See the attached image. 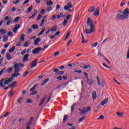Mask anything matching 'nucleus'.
<instances>
[{
  "instance_id": "nucleus-50",
  "label": "nucleus",
  "mask_w": 129,
  "mask_h": 129,
  "mask_svg": "<svg viewBox=\"0 0 129 129\" xmlns=\"http://www.w3.org/2000/svg\"><path fill=\"white\" fill-rule=\"evenodd\" d=\"M29 42L28 41H26L25 42H24V43L23 44V46L24 47H28V46L29 45Z\"/></svg>"
},
{
  "instance_id": "nucleus-38",
  "label": "nucleus",
  "mask_w": 129,
  "mask_h": 129,
  "mask_svg": "<svg viewBox=\"0 0 129 129\" xmlns=\"http://www.w3.org/2000/svg\"><path fill=\"white\" fill-rule=\"evenodd\" d=\"M33 10V5H31L27 10V13H31Z\"/></svg>"
},
{
  "instance_id": "nucleus-5",
  "label": "nucleus",
  "mask_w": 129,
  "mask_h": 129,
  "mask_svg": "<svg viewBox=\"0 0 129 129\" xmlns=\"http://www.w3.org/2000/svg\"><path fill=\"white\" fill-rule=\"evenodd\" d=\"M41 51H42V48L41 47L34 48L32 50V54L34 55H38V54H40V53H41Z\"/></svg>"
},
{
  "instance_id": "nucleus-56",
  "label": "nucleus",
  "mask_w": 129,
  "mask_h": 129,
  "mask_svg": "<svg viewBox=\"0 0 129 129\" xmlns=\"http://www.w3.org/2000/svg\"><path fill=\"white\" fill-rule=\"evenodd\" d=\"M56 79H57V80H62V79H63V78H62V76H58L57 77H56Z\"/></svg>"
},
{
  "instance_id": "nucleus-16",
  "label": "nucleus",
  "mask_w": 129,
  "mask_h": 129,
  "mask_svg": "<svg viewBox=\"0 0 129 129\" xmlns=\"http://www.w3.org/2000/svg\"><path fill=\"white\" fill-rule=\"evenodd\" d=\"M8 87H12V88L17 87V82H16V81L13 82L12 84H10L8 86Z\"/></svg>"
},
{
  "instance_id": "nucleus-43",
  "label": "nucleus",
  "mask_w": 129,
  "mask_h": 129,
  "mask_svg": "<svg viewBox=\"0 0 129 129\" xmlns=\"http://www.w3.org/2000/svg\"><path fill=\"white\" fill-rule=\"evenodd\" d=\"M12 71H13V68L8 69L6 71V73H10Z\"/></svg>"
},
{
  "instance_id": "nucleus-46",
  "label": "nucleus",
  "mask_w": 129,
  "mask_h": 129,
  "mask_svg": "<svg viewBox=\"0 0 129 129\" xmlns=\"http://www.w3.org/2000/svg\"><path fill=\"white\" fill-rule=\"evenodd\" d=\"M45 24V19H43L40 23V27H43V25Z\"/></svg>"
},
{
  "instance_id": "nucleus-21",
  "label": "nucleus",
  "mask_w": 129,
  "mask_h": 129,
  "mask_svg": "<svg viewBox=\"0 0 129 129\" xmlns=\"http://www.w3.org/2000/svg\"><path fill=\"white\" fill-rule=\"evenodd\" d=\"M116 113L118 117H122L123 116V112H117Z\"/></svg>"
},
{
  "instance_id": "nucleus-40",
  "label": "nucleus",
  "mask_w": 129,
  "mask_h": 129,
  "mask_svg": "<svg viewBox=\"0 0 129 129\" xmlns=\"http://www.w3.org/2000/svg\"><path fill=\"white\" fill-rule=\"evenodd\" d=\"M67 119H68V115H64L63 116V122H65V121H66V120H67Z\"/></svg>"
},
{
  "instance_id": "nucleus-28",
  "label": "nucleus",
  "mask_w": 129,
  "mask_h": 129,
  "mask_svg": "<svg viewBox=\"0 0 129 129\" xmlns=\"http://www.w3.org/2000/svg\"><path fill=\"white\" fill-rule=\"evenodd\" d=\"M57 31V26H54L50 30L51 32H56Z\"/></svg>"
},
{
  "instance_id": "nucleus-3",
  "label": "nucleus",
  "mask_w": 129,
  "mask_h": 129,
  "mask_svg": "<svg viewBox=\"0 0 129 129\" xmlns=\"http://www.w3.org/2000/svg\"><path fill=\"white\" fill-rule=\"evenodd\" d=\"M97 83L98 86H101L102 88H104V81H101L98 76H97Z\"/></svg>"
},
{
  "instance_id": "nucleus-36",
  "label": "nucleus",
  "mask_w": 129,
  "mask_h": 129,
  "mask_svg": "<svg viewBox=\"0 0 129 129\" xmlns=\"http://www.w3.org/2000/svg\"><path fill=\"white\" fill-rule=\"evenodd\" d=\"M30 65H31L30 68L32 69V68H34V67H36V66H37V62H34L32 64V62H31Z\"/></svg>"
},
{
  "instance_id": "nucleus-32",
  "label": "nucleus",
  "mask_w": 129,
  "mask_h": 129,
  "mask_svg": "<svg viewBox=\"0 0 129 129\" xmlns=\"http://www.w3.org/2000/svg\"><path fill=\"white\" fill-rule=\"evenodd\" d=\"M126 0H122L120 5V7H123V6L125 5Z\"/></svg>"
},
{
  "instance_id": "nucleus-29",
  "label": "nucleus",
  "mask_w": 129,
  "mask_h": 129,
  "mask_svg": "<svg viewBox=\"0 0 129 129\" xmlns=\"http://www.w3.org/2000/svg\"><path fill=\"white\" fill-rule=\"evenodd\" d=\"M81 35L82 36V44H83V43H85V41H84V40H85V38H84V35H83V33H81Z\"/></svg>"
},
{
  "instance_id": "nucleus-8",
  "label": "nucleus",
  "mask_w": 129,
  "mask_h": 129,
  "mask_svg": "<svg viewBox=\"0 0 129 129\" xmlns=\"http://www.w3.org/2000/svg\"><path fill=\"white\" fill-rule=\"evenodd\" d=\"M87 24V26H88L89 27L90 26L91 28H94V25H93V23H92V20H91V18H89L88 19Z\"/></svg>"
},
{
  "instance_id": "nucleus-59",
  "label": "nucleus",
  "mask_w": 129,
  "mask_h": 129,
  "mask_svg": "<svg viewBox=\"0 0 129 129\" xmlns=\"http://www.w3.org/2000/svg\"><path fill=\"white\" fill-rule=\"evenodd\" d=\"M98 119H104V116L103 115H100L99 117L98 118Z\"/></svg>"
},
{
  "instance_id": "nucleus-37",
  "label": "nucleus",
  "mask_w": 129,
  "mask_h": 129,
  "mask_svg": "<svg viewBox=\"0 0 129 129\" xmlns=\"http://www.w3.org/2000/svg\"><path fill=\"white\" fill-rule=\"evenodd\" d=\"M16 49V47L15 46H13L9 50V53H13L14 51H15V49Z\"/></svg>"
},
{
  "instance_id": "nucleus-22",
  "label": "nucleus",
  "mask_w": 129,
  "mask_h": 129,
  "mask_svg": "<svg viewBox=\"0 0 129 129\" xmlns=\"http://www.w3.org/2000/svg\"><path fill=\"white\" fill-rule=\"evenodd\" d=\"M6 58H7V60H11L13 58V56H11L10 53H7L6 54Z\"/></svg>"
},
{
  "instance_id": "nucleus-58",
  "label": "nucleus",
  "mask_w": 129,
  "mask_h": 129,
  "mask_svg": "<svg viewBox=\"0 0 129 129\" xmlns=\"http://www.w3.org/2000/svg\"><path fill=\"white\" fill-rule=\"evenodd\" d=\"M21 27V25H20V24H16V25H15V29H17V30L18 29H20V28Z\"/></svg>"
},
{
  "instance_id": "nucleus-51",
  "label": "nucleus",
  "mask_w": 129,
  "mask_h": 129,
  "mask_svg": "<svg viewBox=\"0 0 129 129\" xmlns=\"http://www.w3.org/2000/svg\"><path fill=\"white\" fill-rule=\"evenodd\" d=\"M13 95H14V92L13 91L9 92L8 96L11 97V96H13Z\"/></svg>"
},
{
  "instance_id": "nucleus-2",
  "label": "nucleus",
  "mask_w": 129,
  "mask_h": 129,
  "mask_svg": "<svg viewBox=\"0 0 129 129\" xmlns=\"http://www.w3.org/2000/svg\"><path fill=\"white\" fill-rule=\"evenodd\" d=\"M79 110L82 115L85 114V113H87V112H89V111H91V107L88 106L87 107L86 106H85L83 107L82 109L81 108H79Z\"/></svg>"
},
{
  "instance_id": "nucleus-45",
  "label": "nucleus",
  "mask_w": 129,
  "mask_h": 129,
  "mask_svg": "<svg viewBox=\"0 0 129 129\" xmlns=\"http://www.w3.org/2000/svg\"><path fill=\"white\" fill-rule=\"evenodd\" d=\"M60 55V52L59 51H56L54 52L53 56L54 57H57V56H59Z\"/></svg>"
},
{
  "instance_id": "nucleus-23",
  "label": "nucleus",
  "mask_w": 129,
  "mask_h": 129,
  "mask_svg": "<svg viewBox=\"0 0 129 129\" xmlns=\"http://www.w3.org/2000/svg\"><path fill=\"white\" fill-rule=\"evenodd\" d=\"M39 28V26H38V24H35L31 26V29H33L34 30H37Z\"/></svg>"
},
{
  "instance_id": "nucleus-33",
  "label": "nucleus",
  "mask_w": 129,
  "mask_h": 129,
  "mask_svg": "<svg viewBox=\"0 0 129 129\" xmlns=\"http://www.w3.org/2000/svg\"><path fill=\"white\" fill-rule=\"evenodd\" d=\"M37 86H38V84H36L34 85L33 86V87L30 89V91L32 92L33 90H35V89H36V88L37 87Z\"/></svg>"
},
{
  "instance_id": "nucleus-27",
  "label": "nucleus",
  "mask_w": 129,
  "mask_h": 129,
  "mask_svg": "<svg viewBox=\"0 0 129 129\" xmlns=\"http://www.w3.org/2000/svg\"><path fill=\"white\" fill-rule=\"evenodd\" d=\"M37 14H38V12H37V10H36L34 12V13L32 14L31 16L29 17V19H31V18H35Z\"/></svg>"
},
{
  "instance_id": "nucleus-60",
  "label": "nucleus",
  "mask_w": 129,
  "mask_h": 129,
  "mask_svg": "<svg viewBox=\"0 0 129 129\" xmlns=\"http://www.w3.org/2000/svg\"><path fill=\"white\" fill-rule=\"evenodd\" d=\"M42 19V16L41 15H38L37 18L36 19V21H40Z\"/></svg>"
},
{
  "instance_id": "nucleus-15",
  "label": "nucleus",
  "mask_w": 129,
  "mask_h": 129,
  "mask_svg": "<svg viewBox=\"0 0 129 129\" xmlns=\"http://www.w3.org/2000/svg\"><path fill=\"white\" fill-rule=\"evenodd\" d=\"M89 13H93L95 12V6H91L88 10Z\"/></svg>"
},
{
  "instance_id": "nucleus-34",
  "label": "nucleus",
  "mask_w": 129,
  "mask_h": 129,
  "mask_svg": "<svg viewBox=\"0 0 129 129\" xmlns=\"http://www.w3.org/2000/svg\"><path fill=\"white\" fill-rule=\"evenodd\" d=\"M49 80V79H45L43 82L41 84V86H44V85L46 84V83H47V82H48Z\"/></svg>"
},
{
  "instance_id": "nucleus-18",
  "label": "nucleus",
  "mask_w": 129,
  "mask_h": 129,
  "mask_svg": "<svg viewBox=\"0 0 129 129\" xmlns=\"http://www.w3.org/2000/svg\"><path fill=\"white\" fill-rule=\"evenodd\" d=\"M93 15V16H96V17L99 16V7L97 8V11L94 12Z\"/></svg>"
},
{
  "instance_id": "nucleus-13",
  "label": "nucleus",
  "mask_w": 129,
  "mask_h": 129,
  "mask_svg": "<svg viewBox=\"0 0 129 129\" xmlns=\"http://www.w3.org/2000/svg\"><path fill=\"white\" fill-rule=\"evenodd\" d=\"M40 42H41V39L38 37L36 40H34L33 45H34V46H38L39 45V43H40Z\"/></svg>"
},
{
  "instance_id": "nucleus-62",
  "label": "nucleus",
  "mask_w": 129,
  "mask_h": 129,
  "mask_svg": "<svg viewBox=\"0 0 129 129\" xmlns=\"http://www.w3.org/2000/svg\"><path fill=\"white\" fill-rule=\"evenodd\" d=\"M23 100V98L21 97L18 99L17 102L18 103H21L22 102L21 100Z\"/></svg>"
},
{
  "instance_id": "nucleus-42",
  "label": "nucleus",
  "mask_w": 129,
  "mask_h": 129,
  "mask_svg": "<svg viewBox=\"0 0 129 129\" xmlns=\"http://www.w3.org/2000/svg\"><path fill=\"white\" fill-rule=\"evenodd\" d=\"M3 38V42H7V41L9 40V37H8V36H4Z\"/></svg>"
},
{
  "instance_id": "nucleus-53",
  "label": "nucleus",
  "mask_w": 129,
  "mask_h": 129,
  "mask_svg": "<svg viewBox=\"0 0 129 129\" xmlns=\"http://www.w3.org/2000/svg\"><path fill=\"white\" fill-rule=\"evenodd\" d=\"M11 23H12V20L9 19V20H8L7 22L6 23V25H7V26H9V25H10V24Z\"/></svg>"
},
{
  "instance_id": "nucleus-54",
  "label": "nucleus",
  "mask_w": 129,
  "mask_h": 129,
  "mask_svg": "<svg viewBox=\"0 0 129 129\" xmlns=\"http://www.w3.org/2000/svg\"><path fill=\"white\" fill-rule=\"evenodd\" d=\"M57 74V75H62V74H64V71H59Z\"/></svg>"
},
{
  "instance_id": "nucleus-25",
  "label": "nucleus",
  "mask_w": 129,
  "mask_h": 129,
  "mask_svg": "<svg viewBox=\"0 0 129 129\" xmlns=\"http://www.w3.org/2000/svg\"><path fill=\"white\" fill-rule=\"evenodd\" d=\"M46 5L48 7H51V6H53V2L51 0H49L46 2Z\"/></svg>"
},
{
  "instance_id": "nucleus-41",
  "label": "nucleus",
  "mask_w": 129,
  "mask_h": 129,
  "mask_svg": "<svg viewBox=\"0 0 129 129\" xmlns=\"http://www.w3.org/2000/svg\"><path fill=\"white\" fill-rule=\"evenodd\" d=\"M6 68H4L0 71V76H2V75H3V73H4V72L6 71Z\"/></svg>"
},
{
  "instance_id": "nucleus-57",
  "label": "nucleus",
  "mask_w": 129,
  "mask_h": 129,
  "mask_svg": "<svg viewBox=\"0 0 129 129\" xmlns=\"http://www.w3.org/2000/svg\"><path fill=\"white\" fill-rule=\"evenodd\" d=\"M97 45H98V43L97 42H96L95 43H92V47L93 48H94V47H96V46H97Z\"/></svg>"
},
{
  "instance_id": "nucleus-44",
  "label": "nucleus",
  "mask_w": 129,
  "mask_h": 129,
  "mask_svg": "<svg viewBox=\"0 0 129 129\" xmlns=\"http://www.w3.org/2000/svg\"><path fill=\"white\" fill-rule=\"evenodd\" d=\"M26 103H33V101L30 99H27L26 101Z\"/></svg>"
},
{
  "instance_id": "nucleus-63",
  "label": "nucleus",
  "mask_w": 129,
  "mask_h": 129,
  "mask_svg": "<svg viewBox=\"0 0 129 129\" xmlns=\"http://www.w3.org/2000/svg\"><path fill=\"white\" fill-rule=\"evenodd\" d=\"M26 51H27V50L26 49H25L23 50H22L21 51V55H24V54H25Z\"/></svg>"
},
{
  "instance_id": "nucleus-24",
  "label": "nucleus",
  "mask_w": 129,
  "mask_h": 129,
  "mask_svg": "<svg viewBox=\"0 0 129 129\" xmlns=\"http://www.w3.org/2000/svg\"><path fill=\"white\" fill-rule=\"evenodd\" d=\"M45 27H44L41 31L37 34V36L38 37H40V36H42V34H44V32H45Z\"/></svg>"
},
{
  "instance_id": "nucleus-12",
  "label": "nucleus",
  "mask_w": 129,
  "mask_h": 129,
  "mask_svg": "<svg viewBox=\"0 0 129 129\" xmlns=\"http://www.w3.org/2000/svg\"><path fill=\"white\" fill-rule=\"evenodd\" d=\"M29 56H30V54L29 53L24 55V56L22 59L23 62H28V61H29Z\"/></svg>"
},
{
  "instance_id": "nucleus-17",
  "label": "nucleus",
  "mask_w": 129,
  "mask_h": 129,
  "mask_svg": "<svg viewBox=\"0 0 129 129\" xmlns=\"http://www.w3.org/2000/svg\"><path fill=\"white\" fill-rule=\"evenodd\" d=\"M92 97H93V100L94 101L96 99V97H97V94H96V91H94L92 93Z\"/></svg>"
},
{
  "instance_id": "nucleus-31",
  "label": "nucleus",
  "mask_w": 129,
  "mask_h": 129,
  "mask_svg": "<svg viewBox=\"0 0 129 129\" xmlns=\"http://www.w3.org/2000/svg\"><path fill=\"white\" fill-rule=\"evenodd\" d=\"M91 66L90 64L85 65L84 66V69H91Z\"/></svg>"
},
{
  "instance_id": "nucleus-14",
  "label": "nucleus",
  "mask_w": 129,
  "mask_h": 129,
  "mask_svg": "<svg viewBox=\"0 0 129 129\" xmlns=\"http://www.w3.org/2000/svg\"><path fill=\"white\" fill-rule=\"evenodd\" d=\"M0 87H6V84L5 83V78H3L1 80H0Z\"/></svg>"
},
{
  "instance_id": "nucleus-19",
  "label": "nucleus",
  "mask_w": 129,
  "mask_h": 129,
  "mask_svg": "<svg viewBox=\"0 0 129 129\" xmlns=\"http://www.w3.org/2000/svg\"><path fill=\"white\" fill-rule=\"evenodd\" d=\"M46 98H47V95H45V97H43V99L41 100L40 104H39V106H42V104L44 103V101H45Z\"/></svg>"
},
{
  "instance_id": "nucleus-35",
  "label": "nucleus",
  "mask_w": 129,
  "mask_h": 129,
  "mask_svg": "<svg viewBox=\"0 0 129 129\" xmlns=\"http://www.w3.org/2000/svg\"><path fill=\"white\" fill-rule=\"evenodd\" d=\"M20 40L22 42L25 41V34H22L20 36Z\"/></svg>"
},
{
  "instance_id": "nucleus-1",
  "label": "nucleus",
  "mask_w": 129,
  "mask_h": 129,
  "mask_svg": "<svg viewBox=\"0 0 129 129\" xmlns=\"http://www.w3.org/2000/svg\"><path fill=\"white\" fill-rule=\"evenodd\" d=\"M13 64H14L13 67L15 69L14 73L12 74L11 78H10L8 80L5 79L4 82L5 83V85L10 84V83H11V82L14 80L13 78H15V77H18V76H20V75H21V73H19L21 69V68H20V66H21V67H24V64L21 63H17L16 62H14Z\"/></svg>"
},
{
  "instance_id": "nucleus-64",
  "label": "nucleus",
  "mask_w": 129,
  "mask_h": 129,
  "mask_svg": "<svg viewBox=\"0 0 129 129\" xmlns=\"http://www.w3.org/2000/svg\"><path fill=\"white\" fill-rule=\"evenodd\" d=\"M12 31H13V33H16L18 31V29H17L16 28H14L13 29Z\"/></svg>"
},
{
  "instance_id": "nucleus-39",
  "label": "nucleus",
  "mask_w": 129,
  "mask_h": 129,
  "mask_svg": "<svg viewBox=\"0 0 129 129\" xmlns=\"http://www.w3.org/2000/svg\"><path fill=\"white\" fill-rule=\"evenodd\" d=\"M63 17V13H60V14H58L57 16V19H61V18Z\"/></svg>"
},
{
  "instance_id": "nucleus-10",
  "label": "nucleus",
  "mask_w": 129,
  "mask_h": 129,
  "mask_svg": "<svg viewBox=\"0 0 129 129\" xmlns=\"http://www.w3.org/2000/svg\"><path fill=\"white\" fill-rule=\"evenodd\" d=\"M68 9H72V3L69 2L68 3L67 6H64V10L67 11Z\"/></svg>"
},
{
  "instance_id": "nucleus-20",
  "label": "nucleus",
  "mask_w": 129,
  "mask_h": 129,
  "mask_svg": "<svg viewBox=\"0 0 129 129\" xmlns=\"http://www.w3.org/2000/svg\"><path fill=\"white\" fill-rule=\"evenodd\" d=\"M87 82L89 85H92L93 84V80L91 79L89 80V78L87 79Z\"/></svg>"
},
{
  "instance_id": "nucleus-52",
  "label": "nucleus",
  "mask_w": 129,
  "mask_h": 129,
  "mask_svg": "<svg viewBox=\"0 0 129 129\" xmlns=\"http://www.w3.org/2000/svg\"><path fill=\"white\" fill-rule=\"evenodd\" d=\"M29 72H26L25 73L22 74L23 77H26V76H27V75L29 74Z\"/></svg>"
},
{
  "instance_id": "nucleus-26",
  "label": "nucleus",
  "mask_w": 129,
  "mask_h": 129,
  "mask_svg": "<svg viewBox=\"0 0 129 129\" xmlns=\"http://www.w3.org/2000/svg\"><path fill=\"white\" fill-rule=\"evenodd\" d=\"M0 33H1V35H5V34H7V31L6 29L2 28Z\"/></svg>"
},
{
  "instance_id": "nucleus-9",
  "label": "nucleus",
  "mask_w": 129,
  "mask_h": 129,
  "mask_svg": "<svg viewBox=\"0 0 129 129\" xmlns=\"http://www.w3.org/2000/svg\"><path fill=\"white\" fill-rule=\"evenodd\" d=\"M94 30V27H91L90 29L87 28L84 30V32L86 33V34H91Z\"/></svg>"
},
{
  "instance_id": "nucleus-11",
  "label": "nucleus",
  "mask_w": 129,
  "mask_h": 129,
  "mask_svg": "<svg viewBox=\"0 0 129 129\" xmlns=\"http://www.w3.org/2000/svg\"><path fill=\"white\" fill-rule=\"evenodd\" d=\"M109 99H108V97H106L103 100H102L100 104V105H105L107 102H108V100Z\"/></svg>"
},
{
  "instance_id": "nucleus-49",
  "label": "nucleus",
  "mask_w": 129,
  "mask_h": 129,
  "mask_svg": "<svg viewBox=\"0 0 129 129\" xmlns=\"http://www.w3.org/2000/svg\"><path fill=\"white\" fill-rule=\"evenodd\" d=\"M8 35L9 36V37H13L14 36V34L11 31H9L8 33Z\"/></svg>"
},
{
  "instance_id": "nucleus-7",
  "label": "nucleus",
  "mask_w": 129,
  "mask_h": 129,
  "mask_svg": "<svg viewBox=\"0 0 129 129\" xmlns=\"http://www.w3.org/2000/svg\"><path fill=\"white\" fill-rule=\"evenodd\" d=\"M116 20H125V18L124 16L122 14H120L119 13L117 14L116 16Z\"/></svg>"
},
{
  "instance_id": "nucleus-4",
  "label": "nucleus",
  "mask_w": 129,
  "mask_h": 129,
  "mask_svg": "<svg viewBox=\"0 0 129 129\" xmlns=\"http://www.w3.org/2000/svg\"><path fill=\"white\" fill-rule=\"evenodd\" d=\"M123 16H124L125 19H128L129 16V8H126L123 11V13H122Z\"/></svg>"
},
{
  "instance_id": "nucleus-30",
  "label": "nucleus",
  "mask_w": 129,
  "mask_h": 129,
  "mask_svg": "<svg viewBox=\"0 0 129 129\" xmlns=\"http://www.w3.org/2000/svg\"><path fill=\"white\" fill-rule=\"evenodd\" d=\"M71 34V32H70V31L68 32V33L66 36V37L64 38V41H66V40H67V39H68V37H69V36H70Z\"/></svg>"
},
{
  "instance_id": "nucleus-55",
  "label": "nucleus",
  "mask_w": 129,
  "mask_h": 129,
  "mask_svg": "<svg viewBox=\"0 0 129 129\" xmlns=\"http://www.w3.org/2000/svg\"><path fill=\"white\" fill-rule=\"evenodd\" d=\"M37 93H38V91H33L32 93L30 94V95H36Z\"/></svg>"
},
{
  "instance_id": "nucleus-6",
  "label": "nucleus",
  "mask_w": 129,
  "mask_h": 129,
  "mask_svg": "<svg viewBox=\"0 0 129 129\" xmlns=\"http://www.w3.org/2000/svg\"><path fill=\"white\" fill-rule=\"evenodd\" d=\"M70 17H71V15L70 14L67 15L66 18L64 19V21L62 22V26H67V23H68V21L70 20Z\"/></svg>"
},
{
  "instance_id": "nucleus-61",
  "label": "nucleus",
  "mask_w": 129,
  "mask_h": 129,
  "mask_svg": "<svg viewBox=\"0 0 129 129\" xmlns=\"http://www.w3.org/2000/svg\"><path fill=\"white\" fill-rule=\"evenodd\" d=\"M84 76H86L87 79H88L89 77H88V74L87 73H83Z\"/></svg>"
},
{
  "instance_id": "nucleus-47",
  "label": "nucleus",
  "mask_w": 129,
  "mask_h": 129,
  "mask_svg": "<svg viewBox=\"0 0 129 129\" xmlns=\"http://www.w3.org/2000/svg\"><path fill=\"white\" fill-rule=\"evenodd\" d=\"M86 117H85V116H82L81 118H80L79 119V121L80 122H81V121H82V120H84V119H85Z\"/></svg>"
},
{
  "instance_id": "nucleus-48",
  "label": "nucleus",
  "mask_w": 129,
  "mask_h": 129,
  "mask_svg": "<svg viewBox=\"0 0 129 129\" xmlns=\"http://www.w3.org/2000/svg\"><path fill=\"white\" fill-rule=\"evenodd\" d=\"M19 21H20L19 17H17L16 18H15V19H14L15 23H18V22H19Z\"/></svg>"
}]
</instances>
